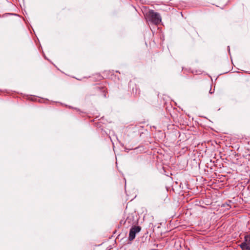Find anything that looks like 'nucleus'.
<instances>
[{
  "label": "nucleus",
  "instance_id": "f257e3e1",
  "mask_svg": "<svg viewBox=\"0 0 250 250\" xmlns=\"http://www.w3.org/2000/svg\"><path fill=\"white\" fill-rule=\"evenodd\" d=\"M147 19L155 24H159L161 21L160 15L153 10H149L146 14Z\"/></svg>",
  "mask_w": 250,
  "mask_h": 250
},
{
  "label": "nucleus",
  "instance_id": "f03ea898",
  "mask_svg": "<svg viewBox=\"0 0 250 250\" xmlns=\"http://www.w3.org/2000/svg\"><path fill=\"white\" fill-rule=\"evenodd\" d=\"M141 229V228L140 226H133L132 227L129 231L128 239L130 241H132L135 239L136 234L139 232Z\"/></svg>",
  "mask_w": 250,
  "mask_h": 250
},
{
  "label": "nucleus",
  "instance_id": "7ed1b4c3",
  "mask_svg": "<svg viewBox=\"0 0 250 250\" xmlns=\"http://www.w3.org/2000/svg\"><path fill=\"white\" fill-rule=\"evenodd\" d=\"M242 250H250V235L245 236L244 241L240 245Z\"/></svg>",
  "mask_w": 250,
  "mask_h": 250
}]
</instances>
